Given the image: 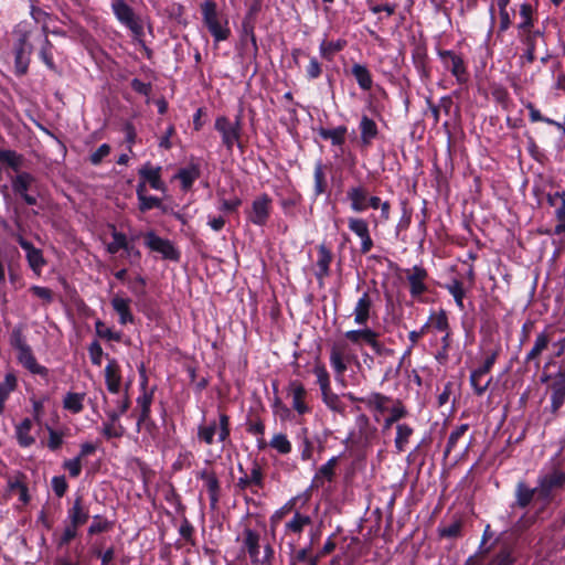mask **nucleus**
Wrapping results in <instances>:
<instances>
[{"label": "nucleus", "instance_id": "nucleus-61", "mask_svg": "<svg viewBox=\"0 0 565 565\" xmlns=\"http://www.w3.org/2000/svg\"><path fill=\"white\" fill-rule=\"evenodd\" d=\"M15 253V248H13L11 252L0 248V286L6 284V269H10L12 255Z\"/></svg>", "mask_w": 565, "mask_h": 565}, {"label": "nucleus", "instance_id": "nucleus-21", "mask_svg": "<svg viewBox=\"0 0 565 565\" xmlns=\"http://www.w3.org/2000/svg\"><path fill=\"white\" fill-rule=\"evenodd\" d=\"M288 394L292 397V408L299 414L303 415L310 411L305 403L307 391L302 383L299 381H291L288 385Z\"/></svg>", "mask_w": 565, "mask_h": 565}, {"label": "nucleus", "instance_id": "nucleus-39", "mask_svg": "<svg viewBox=\"0 0 565 565\" xmlns=\"http://www.w3.org/2000/svg\"><path fill=\"white\" fill-rule=\"evenodd\" d=\"M347 340L354 344H370L374 338H379V333L370 328L350 330L344 333Z\"/></svg>", "mask_w": 565, "mask_h": 565}, {"label": "nucleus", "instance_id": "nucleus-1", "mask_svg": "<svg viewBox=\"0 0 565 565\" xmlns=\"http://www.w3.org/2000/svg\"><path fill=\"white\" fill-rule=\"evenodd\" d=\"M201 12L203 22L216 42L225 41L228 39L231 31L227 28V21L220 18L216 3L213 1H205L201 4Z\"/></svg>", "mask_w": 565, "mask_h": 565}, {"label": "nucleus", "instance_id": "nucleus-58", "mask_svg": "<svg viewBox=\"0 0 565 565\" xmlns=\"http://www.w3.org/2000/svg\"><path fill=\"white\" fill-rule=\"evenodd\" d=\"M322 399L324 404L333 412L337 413H343L344 406L342 402L340 401V397L331 391V388H328V391H322Z\"/></svg>", "mask_w": 565, "mask_h": 565}, {"label": "nucleus", "instance_id": "nucleus-27", "mask_svg": "<svg viewBox=\"0 0 565 565\" xmlns=\"http://www.w3.org/2000/svg\"><path fill=\"white\" fill-rule=\"evenodd\" d=\"M111 307L118 313L120 324L134 322V316L130 310V299L115 296L111 299Z\"/></svg>", "mask_w": 565, "mask_h": 565}, {"label": "nucleus", "instance_id": "nucleus-63", "mask_svg": "<svg viewBox=\"0 0 565 565\" xmlns=\"http://www.w3.org/2000/svg\"><path fill=\"white\" fill-rule=\"evenodd\" d=\"M310 552L311 544L307 547L297 551V553L294 556L295 562L303 563L306 565H319L318 557L316 555L311 556Z\"/></svg>", "mask_w": 565, "mask_h": 565}, {"label": "nucleus", "instance_id": "nucleus-53", "mask_svg": "<svg viewBox=\"0 0 565 565\" xmlns=\"http://www.w3.org/2000/svg\"><path fill=\"white\" fill-rule=\"evenodd\" d=\"M204 482L209 492L211 508L215 509L220 500L221 491L220 481L216 477V473Z\"/></svg>", "mask_w": 565, "mask_h": 565}, {"label": "nucleus", "instance_id": "nucleus-64", "mask_svg": "<svg viewBox=\"0 0 565 565\" xmlns=\"http://www.w3.org/2000/svg\"><path fill=\"white\" fill-rule=\"evenodd\" d=\"M514 558L510 550L504 548L500 551L489 563L488 565H512Z\"/></svg>", "mask_w": 565, "mask_h": 565}, {"label": "nucleus", "instance_id": "nucleus-22", "mask_svg": "<svg viewBox=\"0 0 565 565\" xmlns=\"http://www.w3.org/2000/svg\"><path fill=\"white\" fill-rule=\"evenodd\" d=\"M260 535L258 532L245 527L243 531V546L247 551L249 558L253 564H258L260 562L259 559V553H260Z\"/></svg>", "mask_w": 565, "mask_h": 565}, {"label": "nucleus", "instance_id": "nucleus-51", "mask_svg": "<svg viewBox=\"0 0 565 565\" xmlns=\"http://www.w3.org/2000/svg\"><path fill=\"white\" fill-rule=\"evenodd\" d=\"M23 331H24V326L18 324L12 329V331L10 333V339H9L10 344L18 352L24 350V348H30V345L26 343Z\"/></svg>", "mask_w": 565, "mask_h": 565}, {"label": "nucleus", "instance_id": "nucleus-26", "mask_svg": "<svg viewBox=\"0 0 565 565\" xmlns=\"http://www.w3.org/2000/svg\"><path fill=\"white\" fill-rule=\"evenodd\" d=\"M359 128L361 132V143L364 147L370 146L373 139H375L379 135L376 122L366 115L362 116Z\"/></svg>", "mask_w": 565, "mask_h": 565}, {"label": "nucleus", "instance_id": "nucleus-43", "mask_svg": "<svg viewBox=\"0 0 565 565\" xmlns=\"http://www.w3.org/2000/svg\"><path fill=\"white\" fill-rule=\"evenodd\" d=\"M347 42L344 40H338V41H327L323 40L320 43L319 52L322 58L327 61H332L334 55L342 51L345 46Z\"/></svg>", "mask_w": 565, "mask_h": 565}, {"label": "nucleus", "instance_id": "nucleus-16", "mask_svg": "<svg viewBox=\"0 0 565 565\" xmlns=\"http://www.w3.org/2000/svg\"><path fill=\"white\" fill-rule=\"evenodd\" d=\"M348 226L351 232L361 238V253H369L373 247V241L370 235L367 222L363 218L350 217L348 220Z\"/></svg>", "mask_w": 565, "mask_h": 565}, {"label": "nucleus", "instance_id": "nucleus-4", "mask_svg": "<svg viewBox=\"0 0 565 565\" xmlns=\"http://www.w3.org/2000/svg\"><path fill=\"white\" fill-rule=\"evenodd\" d=\"M215 129L222 136V142L228 151H232L235 142L241 138L242 122L241 117H237L234 122L225 116H220L215 119Z\"/></svg>", "mask_w": 565, "mask_h": 565}, {"label": "nucleus", "instance_id": "nucleus-34", "mask_svg": "<svg viewBox=\"0 0 565 565\" xmlns=\"http://www.w3.org/2000/svg\"><path fill=\"white\" fill-rule=\"evenodd\" d=\"M414 434V428L408 424H397L396 425V436L394 439V446L396 454H401L405 451L406 446L409 443V438Z\"/></svg>", "mask_w": 565, "mask_h": 565}, {"label": "nucleus", "instance_id": "nucleus-49", "mask_svg": "<svg viewBox=\"0 0 565 565\" xmlns=\"http://www.w3.org/2000/svg\"><path fill=\"white\" fill-rule=\"evenodd\" d=\"M0 162L6 163L13 171L18 172L23 164V156L14 150H0Z\"/></svg>", "mask_w": 565, "mask_h": 565}, {"label": "nucleus", "instance_id": "nucleus-28", "mask_svg": "<svg viewBox=\"0 0 565 565\" xmlns=\"http://www.w3.org/2000/svg\"><path fill=\"white\" fill-rule=\"evenodd\" d=\"M332 262V254L329 250V248L321 244L318 248V260H317V268L316 277L318 280H323L326 277L330 274V264Z\"/></svg>", "mask_w": 565, "mask_h": 565}, {"label": "nucleus", "instance_id": "nucleus-62", "mask_svg": "<svg viewBox=\"0 0 565 565\" xmlns=\"http://www.w3.org/2000/svg\"><path fill=\"white\" fill-rule=\"evenodd\" d=\"M52 47H53V44L51 43V41L49 40V38L45 35L44 36V40H43V45L40 50V57L41 60L43 61V63L52 71H55L56 66L54 64V61H53V56H52Z\"/></svg>", "mask_w": 565, "mask_h": 565}, {"label": "nucleus", "instance_id": "nucleus-19", "mask_svg": "<svg viewBox=\"0 0 565 565\" xmlns=\"http://www.w3.org/2000/svg\"><path fill=\"white\" fill-rule=\"evenodd\" d=\"M17 359L19 363L23 367H25L30 373L40 375L45 379L49 376V370L45 366L40 365L38 363L31 347L24 348V350L19 351L17 354Z\"/></svg>", "mask_w": 565, "mask_h": 565}, {"label": "nucleus", "instance_id": "nucleus-33", "mask_svg": "<svg viewBox=\"0 0 565 565\" xmlns=\"http://www.w3.org/2000/svg\"><path fill=\"white\" fill-rule=\"evenodd\" d=\"M32 426L30 418H24L15 426V437L21 447H30L35 443V438L30 434Z\"/></svg>", "mask_w": 565, "mask_h": 565}, {"label": "nucleus", "instance_id": "nucleus-13", "mask_svg": "<svg viewBox=\"0 0 565 565\" xmlns=\"http://www.w3.org/2000/svg\"><path fill=\"white\" fill-rule=\"evenodd\" d=\"M551 413L556 415L565 403V371L559 370L551 376Z\"/></svg>", "mask_w": 565, "mask_h": 565}, {"label": "nucleus", "instance_id": "nucleus-11", "mask_svg": "<svg viewBox=\"0 0 565 565\" xmlns=\"http://www.w3.org/2000/svg\"><path fill=\"white\" fill-rule=\"evenodd\" d=\"M145 244L151 250L161 254L166 259L178 260L180 257V253L173 244L169 239L156 235L154 232H148L145 235Z\"/></svg>", "mask_w": 565, "mask_h": 565}, {"label": "nucleus", "instance_id": "nucleus-48", "mask_svg": "<svg viewBox=\"0 0 565 565\" xmlns=\"http://www.w3.org/2000/svg\"><path fill=\"white\" fill-rule=\"evenodd\" d=\"M533 8L530 3H523L520 7L521 22L518 24L519 33L533 31Z\"/></svg>", "mask_w": 565, "mask_h": 565}, {"label": "nucleus", "instance_id": "nucleus-46", "mask_svg": "<svg viewBox=\"0 0 565 565\" xmlns=\"http://www.w3.org/2000/svg\"><path fill=\"white\" fill-rule=\"evenodd\" d=\"M326 167L322 161L315 164L313 179H315V195L319 196L327 191L328 182L326 175Z\"/></svg>", "mask_w": 565, "mask_h": 565}, {"label": "nucleus", "instance_id": "nucleus-36", "mask_svg": "<svg viewBox=\"0 0 565 565\" xmlns=\"http://www.w3.org/2000/svg\"><path fill=\"white\" fill-rule=\"evenodd\" d=\"M351 74L354 76L361 89L370 90L372 88V75L365 65L359 63L353 64L351 68Z\"/></svg>", "mask_w": 565, "mask_h": 565}, {"label": "nucleus", "instance_id": "nucleus-10", "mask_svg": "<svg viewBox=\"0 0 565 565\" xmlns=\"http://www.w3.org/2000/svg\"><path fill=\"white\" fill-rule=\"evenodd\" d=\"M34 182L35 178L25 171L19 172L17 175L11 178L13 192L21 196L28 205H35L38 203L36 198L29 193Z\"/></svg>", "mask_w": 565, "mask_h": 565}, {"label": "nucleus", "instance_id": "nucleus-54", "mask_svg": "<svg viewBox=\"0 0 565 565\" xmlns=\"http://www.w3.org/2000/svg\"><path fill=\"white\" fill-rule=\"evenodd\" d=\"M83 394L78 393H67L64 397L63 405L64 408L71 411L74 414H77L83 411Z\"/></svg>", "mask_w": 565, "mask_h": 565}, {"label": "nucleus", "instance_id": "nucleus-44", "mask_svg": "<svg viewBox=\"0 0 565 565\" xmlns=\"http://www.w3.org/2000/svg\"><path fill=\"white\" fill-rule=\"evenodd\" d=\"M463 522L460 519L452 520L449 523L441 524L438 527L440 537L455 540L462 535Z\"/></svg>", "mask_w": 565, "mask_h": 565}, {"label": "nucleus", "instance_id": "nucleus-40", "mask_svg": "<svg viewBox=\"0 0 565 565\" xmlns=\"http://www.w3.org/2000/svg\"><path fill=\"white\" fill-rule=\"evenodd\" d=\"M18 386L17 376L13 373H7L4 381L0 383V415L4 411V404L9 395L15 391Z\"/></svg>", "mask_w": 565, "mask_h": 565}, {"label": "nucleus", "instance_id": "nucleus-8", "mask_svg": "<svg viewBox=\"0 0 565 565\" xmlns=\"http://www.w3.org/2000/svg\"><path fill=\"white\" fill-rule=\"evenodd\" d=\"M438 55L441 58L445 67L451 72L459 84L468 82L469 75L465 62L460 55L454 51L440 50Z\"/></svg>", "mask_w": 565, "mask_h": 565}, {"label": "nucleus", "instance_id": "nucleus-18", "mask_svg": "<svg viewBox=\"0 0 565 565\" xmlns=\"http://www.w3.org/2000/svg\"><path fill=\"white\" fill-rule=\"evenodd\" d=\"M17 359L19 363L23 367H25L30 373L40 375L45 379L49 376V370L45 366L40 365L38 363L31 347L24 348V350L19 351L17 354Z\"/></svg>", "mask_w": 565, "mask_h": 565}, {"label": "nucleus", "instance_id": "nucleus-57", "mask_svg": "<svg viewBox=\"0 0 565 565\" xmlns=\"http://www.w3.org/2000/svg\"><path fill=\"white\" fill-rule=\"evenodd\" d=\"M269 446L281 455H287L291 451V444L285 434H275L269 443Z\"/></svg>", "mask_w": 565, "mask_h": 565}, {"label": "nucleus", "instance_id": "nucleus-41", "mask_svg": "<svg viewBox=\"0 0 565 565\" xmlns=\"http://www.w3.org/2000/svg\"><path fill=\"white\" fill-rule=\"evenodd\" d=\"M344 360V345L334 344L331 348L330 352V363L334 369L335 373L339 375H342L348 369V365Z\"/></svg>", "mask_w": 565, "mask_h": 565}, {"label": "nucleus", "instance_id": "nucleus-14", "mask_svg": "<svg viewBox=\"0 0 565 565\" xmlns=\"http://www.w3.org/2000/svg\"><path fill=\"white\" fill-rule=\"evenodd\" d=\"M521 43L525 46L524 54L521 60L527 63L535 61V49L540 45H545L544 32L541 30H533L524 33H519Z\"/></svg>", "mask_w": 565, "mask_h": 565}, {"label": "nucleus", "instance_id": "nucleus-23", "mask_svg": "<svg viewBox=\"0 0 565 565\" xmlns=\"http://www.w3.org/2000/svg\"><path fill=\"white\" fill-rule=\"evenodd\" d=\"M373 301L367 291L359 298L354 307V322L359 326H365L371 318Z\"/></svg>", "mask_w": 565, "mask_h": 565}, {"label": "nucleus", "instance_id": "nucleus-24", "mask_svg": "<svg viewBox=\"0 0 565 565\" xmlns=\"http://www.w3.org/2000/svg\"><path fill=\"white\" fill-rule=\"evenodd\" d=\"M105 383L110 393L117 394L119 392L121 374L120 367L115 359H110L105 367Z\"/></svg>", "mask_w": 565, "mask_h": 565}, {"label": "nucleus", "instance_id": "nucleus-50", "mask_svg": "<svg viewBox=\"0 0 565 565\" xmlns=\"http://www.w3.org/2000/svg\"><path fill=\"white\" fill-rule=\"evenodd\" d=\"M430 327L437 331L445 332L450 329L447 313L444 309L433 311L428 318Z\"/></svg>", "mask_w": 565, "mask_h": 565}, {"label": "nucleus", "instance_id": "nucleus-31", "mask_svg": "<svg viewBox=\"0 0 565 565\" xmlns=\"http://www.w3.org/2000/svg\"><path fill=\"white\" fill-rule=\"evenodd\" d=\"M390 414L384 419V429H388L393 424H399L398 422L408 415V411L401 399H394L393 405L387 411Z\"/></svg>", "mask_w": 565, "mask_h": 565}, {"label": "nucleus", "instance_id": "nucleus-9", "mask_svg": "<svg viewBox=\"0 0 565 565\" xmlns=\"http://www.w3.org/2000/svg\"><path fill=\"white\" fill-rule=\"evenodd\" d=\"M33 46L28 42L26 34H23L14 45V68L18 76L28 73Z\"/></svg>", "mask_w": 565, "mask_h": 565}, {"label": "nucleus", "instance_id": "nucleus-29", "mask_svg": "<svg viewBox=\"0 0 565 565\" xmlns=\"http://www.w3.org/2000/svg\"><path fill=\"white\" fill-rule=\"evenodd\" d=\"M161 167L153 168L149 163L145 164L139 170L140 178L150 184L154 190H163L164 184L161 180Z\"/></svg>", "mask_w": 565, "mask_h": 565}, {"label": "nucleus", "instance_id": "nucleus-17", "mask_svg": "<svg viewBox=\"0 0 565 565\" xmlns=\"http://www.w3.org/2000/svg\"><path fill=\"white\" fill-rule=\"evenodd\" d=\"M552 341V333L548 330H544L536 335L534 341V345L525 355L524 363L530 364L533 363L535 369L540 367V356L544 350L548 348V344Z\"/></svg>", "mask_w": 565, "mask_h": 565}, {"label": "nucleus", "instance_id": "nucleus-30", "mask_svg": "<svg viewBox=\"0 0 565 565\" xmlns=\"http://www.w3.org/2000/svg\"><path fill=\"white\" fill-rule=\"evenodd\" d=\"M393 402L390 396H386L379 392H373L367 396H364V399H361L366 407L370 409H375L376 412L383 414L388 411L387 403Z\"/></svg>", "mask_w": 565, "mask_h": 565}, {"label": "nucleus", "instance_id": "nucleus-32", "mask_svg": "<svg viewBox=\"0 0 565 565\" xmlns=\"http://www.w3.org/2000/svg\"><path fill=\"white\" fill-rule=\"evenodd\" d=\"M143 392L142 394L137 398V408L140 411L138 419H137V426H141V422L148 420L150 416V406L152 404L153 399V391H146L145 384L142 385Z\"/></svg>", "mask_w": 565, "mask_h": 565}, {"label": "nucleus", "instance_id": "nucleus-6", "mask_svg": "<svg viewBox=\"0 0 565 565\" xmlns=\"http://www.w3.org/2000/svg\"><path fill=\"white\" fill-rule=\"evenodd\" d=\"M565 484V472L559 470H553L539 479L536 487L537 498L542 500H550L553 492L563 488Z\"/></svg>", "mask_w": 565, "mask_h": 565}, {"label": "nucleus", "instance_id": "nucleus-47", "mask_svg": "<svg viewBox=\"0 0 565 565\" xmlns=\"http://www.w3.org/2000/svg\"><path fill=\"white\" fill-rule=\"evenodd\" d=\"M200 177V169L198 166L192 164L188 168L181 169L177 178L181 181L182 189L188 191L191 189L193 182Z\"/></svg>", "mask_w": 565, "mask_h": 565}, {"label": "nucleus", "instance_id": "nucleus-56", "mask_svg": "<svg viewBox=\"0 0 565 565\" xmlns=\"http://www.w3.org/2000/svg\"><path fill=\"white\" fill-rule=\"evenodd\" d=\"M299 438L301 439V459L303 461L311 460L313 455V444L309 438L308 428H301Z\"/></svg>", "mask_w": 565, "mask_h": 565}, {"label": "nucleus", "instance_id": "nucleus-12", "mask_svg": "<svg viewBox=\"0 0 565 565\" xmlns=\"http://www.w3.org/2000/svg\"><path fill=\"white\" fill-rule=\"evenodd\" d=\"M406 279L409 285V294L413 298L418 299L423 294L428 290L426 279L428 277L427 270L422 266H414L405 270Z\"/></svg>", "mask_w": 565, "mask_h": 565}, {"label": "nucleus", "instance_id": "nucleus-37", "mask_svg": "<svg viewBox=\"0 0 565 565\" xmlns=\"http://www.w3.org/2000/svg\"><path fill=\"white\" fill-rule=\"evenodd\" d=\"M492 382V376L489 374L480 372L479 370H473L470 374V384L473 388L476 395L481 396L486 393L488 387Z\"/></svg>", "mask_w": 565, "mask_h": 565}, {"label": "nucleus", "instance_id": "nucleus-3", "mask_svg": "<svg viewBox=\"0 0 565 565\" xmlns=\"http://www.w3.org/2000/svg\"><path fill=\"white\" fill-rule=\"evenodd\" d=\"M114 14L120 23L126 25L134 34L136 39H140L143 35V26L136 17L132 8L128 6L124 0H116L111 3Z\"/></svg>", "mask_w": 565, "mask_h": 565}, {"label": "nucleus", "instance_id": "nucleus-25", "mask_svg": "<svg viewBox=\"0 0 565 565\" xmlns=\"http://www.w3.org/2000/svg\"><path fill=\"white\" fill-rule=\"evenodd\" d=\"M67 518L70 523L82 526L89 519V511L84 505L83 497L77 495L73 502L72 508L67 511Z\"/></svg>", "mask_w": 565, "mask_h": 565}, {"label": "nucleus", "instance_id": "nucleus-45", "mask_svg": "<svg viewBox=\"0 0 565 565\" xmlns=\"http://www.w3.org/2000/svg\"><path fill=\"white\" fill-rule=\"evenodd\" d=\"M355 423L359 430V440L369 443L374 437L376 428L371 426L370 419L365 414L359 415Z\"/></svg>", "mask_w": 565, "mask_h": 565}, {"label": "nucleus", "instance_id": "nucleus-60", "mask_svg": "<svg viewBox=\"0 0 565 565\" xmlns=\"http://www.w3.org/2000/svg\"><path fill=\"white\" fill-rule=\"evenodd\" d=\"M113 527V522L104 519L100 515L93 516V522L88 527V534L95 535L98 533L107 532Z\"/></svg>", "mask_w": 565, "mask_h": 565}, {"label": "nucleus", "instance_id": "nucleus-55", "mask_svg": "<svg viewBox=\"0 0 565 565\" xmlns=\"http://www.w3.org/2000/svg\"><path fill=\"white\" fill-rule=\"evenodd\" d=\"M113 242L107 245V252L110 254H116L120 249H129V243L124 233L114 231L111 233Z\"/></svg>", "mask_w": 565, "mask_h": 565}, {"label": "nucleus", "instance_id": "nucleus-7", "mask_svg": "<svg viewBox=\"0 0 565 565\" xmlns=\"http://www.w3.org/2000/svg\"><path fill=\"white\" fill-rule=\"evenodd\" d=\"M271 202L270 196L266 193L257 196L246 212L247 220L257 226H265L270 215Z\"/></svg>", "mask_w": 565, "mask_h": 565}, {"label": "nucleus", "instance_id": "nucleus-52", "mask_svg": "<svg viewBox=\"0 0 565 565\" xmlns=\"http://www.w3.org/2000/svg\"><path fill=\"white\" fill-rule=\"evenodd\" d=\"M446 289L449 291V294L454 297L456 305L460 310L463 309V298H465V289L463 284L458 280L454 279L451 282L446 285Z\"/></svg>", "mask_w": 565, "mask_h": 565}, {"label": "nucleus", "instance_id": "nucleus-15", "mask_svg": "<svg viewBox=\"0 0 565 565\" xmlns=\"http://www.w3.org/2000/svg\"><path fill=\"white\" fill-rule=\"evenodd\" d=\"M17 242L21 246V248L25 252V257L30 268L36 274L40 275L42 268L45 266L46 260L43 257V253L40 248H36L31 242L23 238V236L19 235L17 237Z\"/></svg>", "mask_w": 565, "mask_h": 565}, {"label": "nucleus", "instance_id": "nucleus-20", "mask_svg": "<svg viewBox=\"0 0 565 565\" xmlns=\"http://www.w3.org/2000/svg\"><path fill=\"white\" fill-rule=\"evenodd\" d=\"M347 198L353 212H363L367 209L369 190L363 184L351 186L347 191Z\"/></svg>", "mask_w": 565, "mask_h": 565}, {"label": "nucleus", "instance_id": "nucleus-35", "mask_svg": "<svg viewBox=\"0 0 565 565\" xmlns=\"http://www.w3.org/2000/svg\"><path fill=\"white\" fill-rule=\"evenodd\" d=\"M312 522L311 518L307 514H301L299 511H295L294 516L285 525V532L300 535L307 525Z\"/></svg>", "mask_w": 565, "mask_h": 565}, {"label": "nucleus", "instance_id": "nucleus-42", "mask_svg": "<svg viewBox=\"0 0 565 565\" xmlns=\"http://www.w3.org/2000/svg\"><path fill=\"white\" fill-rule=\"evenodd\" d=\"M535 494H537L536 487L531 489L525 484V482L520 481L518 482L515 490V504L519 508L524 509L531 503Z\"/></svg>", "mask_w": 565, "mask_h": 565}, {"label": "nucleus", "instance_id": "nucleus-2", "mask_svg": "<svg viewBox=\"0 0 565 565\" xmlns=\"http://www.w3.org/2000/svg\"><path fill=\"white\" fill-rule=\"evenodd\" d=\"M216 433L220 443H225L230 438V417L226 414H220L218 424L216 420H212L206 425H200L198 427V439L210 446L214 443Z\"/></svg>", "mask_w": 565, "mask_h": 565}, {"label": "nucleus", "instance_id": "nucleus-5", "mask_svg": "<svg viewBox=\"0 0 565 565\" xmlns=\"http://www.w3.org/2000/svg\"><path fill=\"white\" fill-rule=\"evenodd\" d=\"M238 470L242 473V476L237 479V482L235 483V487L241 490L245 491L247 489H250L253 493H257L258 489L264 488V471L260 465L257 461H253L250 473H247L243 466H238Z\"/></svg>", "mask_w": 565, "mask_h": 565}, {"label": "nucleus", "instance_id": "nucleus-38", "mask_svg": "<svg viewBox=\"0 0 565 565\" xmlns=\"http://www.w3.org/2000/svg\"><path fill=\"white\" fill-rule=\"evenodd\" d=\"M345 126H338L333 129L319 128L318 134L324 140H330L333 146H342L345 142L347 135Z\"/></svg>", "mask_w": 565, "mask_h": 565}, {"label": "nucleus", "instance_id": "nucleus-59", "mask_svg": "<svg viewBox=\"0 0 565 565\" xmlns=\"http://www.w3.org/2000/svg\"><path fill=\"white\" fill-rule=\"evenodd\" d=\"M469 429L468 424H461L456 429H454L448 438L446 448H445V456L447 457L451 450L456 447L458 440L465 435V433Z\"/></svg>", "mask_w": 565, "mask_h": 565}]
</instances>
